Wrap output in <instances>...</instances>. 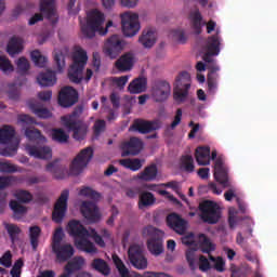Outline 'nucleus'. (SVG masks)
<instances>
[{"instance_id":"nucleus-54","label":"nucleus","mask_w":277,"mask_h":277,"mask_svg":"<svg viewBox=\"0 0 277 277\" xmlns=\"http://www.w3.org/2000/svg\"><path fill=\"white\" fill-rule=\"evenodd\" d=\"M12 260H13V254L10 250H8L0 258V264L5 268H10L12 267Z\"/></svg>"},{"instance_id":"nucleus-42","label":"nucleus","mask_w":277,"mask_h":277,"mask_svg":"<svg viewBox=\"0 0 277 277\" xmlns=\"http://www.w3.org/2000/svg\"><path fill=\"white\" fill-rule=\"evenodd\" d=\"M52 138L58 144H66L68 143L70 136L66 133V131H64V129H53Z\"/></svg>"},{"instance_id":"nucleus-14","label":"nucleus","mask_w":277,"mask_h":277,"mask_svg":"<svg viewBox=\"0 0 277 277\" xmlns=\"http://www.w3.org/2000/svg\"><path fill=\"white\" fill-rule=\"evenodd\" d=\"M123 49L124 41L118 35H113L105 42L104 53L110 57V60H116Z\"/></svg>"},{"instance_id":"nucleus-64","label":"nucleus","mask_w":277,"mask_h":277,"mask_svg":"<svg viewBox=\"0 0 277 277\" xmlns=\"http://www.w3.org/2000/svg\"><path fill=\"white\" fill-rule=\"evenodd\" d=\"M211 265L209 263V260L205 255H200L199 258V269L203 273L208 272L210 269Z\"/></svg>"},{"instance_id":"nucleus-12","label":"nucleus","mask_w":277,"mask_h":277,"mask_svg":"<svg viewBox=\"0 0 277 277\" xmlns=\"http://www.w3.org/2000/svg\"><path fill=\"white\" fill-rule=\"evenodd\" d=\"M121 25L123 36L126 38H133L140 31L138 15L135 13H123L121 15Z\"/></svg>"},{"instance_id":"nucleus-1","label":"nucleus","mask_w":277,"mask_h":277,"mask_svg":"<svg viewBox=\"0 0 277 277\" xmlns=\"http://www.w3.org/2000/svg\"><path fill=\"white\" fill-rule=\"evenodd\" d=\"M221 40L219 35L210 36L206 43V53L202 56L203 62L207 64L208 76V92L209 94H215L217 92V79H220V66L216 64V61L213 58L219 55L221 49Z\"/></svg>"},{"instance_id":"nucleus-45","label":"nucleus","mask_w":277,"mask_h":277,"mask_svg":"<svg viewBox=\"0 0 277 277\" xmlns=\"http://www.w3.org/2000/svg\"><path fill=\"white\" fill-rule=\"evenodd\" d=\"M181 168L186 173H193L195 171L194 159L190 155H184L181 158Z\"/></svg>"},{"instance_id":"nucleus-32","label":"nucleus","mask_w":277,"mask_h":277,"mask_svg":"<svg viewBox=\"0 0 277 277\" xmlns=\"http://www.w3.org/2000/svg\"><path fill=\"white\" fill-rule=\"evenodd\" d=\"M23 51V39L18 37H12L8 43L6 47V53L11 57H15V55H18Z\"/></svg>"},{"instance_id":"nucleus-9","label":"nucleus","mask_w":277,"mask_h":277,"mask_svg":"<svg viewBox=\"0 0 277 277\" xmlns=\"http://www.w3.org/2000/svg\"><path fill=\"white\" fill-rule=\"evenodd\" d=\"M70 197V190L64 189L61 196L56 199L54 209L52 212V220L56 224H62L66 212L68 211V198Z\"/></svg>"},{"instance_id":"nucleus-38","label":"nucleus","mask_w":277,"mask_h":277,"mask_svg":"<svg viewBox=\"0 0 277 277\" xmlns=\"http://www.w3.org/2000/svg\"><path fill=\"white\" fill-rule=\"evenodd\" d=\"M41 234L42 229L40 228V226L35 225L29 227L30 246L32 247L34 251L38 250V243Z\"/></svg>"},{"instance_id":"nucleus-19","label":"nucleus","mask_w":277,"mask_h":277,"mask_svg":"<svg viewBox=\"0 0 277 277\" xmlns=\"http://www.w3.org/2000/svg\"><path fill=\"white\" fill-rule=\"evenodd\" d=\"M214 179L219 184L223 186V188H229L232 186V182L228 176V169L222 159L215 160Z\"/></svg>"},{"instance_id":"nucleus-46","label":"nucleus","mask_w":277,"mask_h":277,"mask_svg":"<svg viewBox=\"0 0 277 277\" xmlns=\"http://www.w3.org/2000/svg\"><path fill=\"white\" fill-rule=\"evenodd\" d=\"M5 229L10 236L12 245L18 241V236L21 235V227L16 224H6Z\"/></svg>"},{"instance_id":"nucleus-41","label":"nucleus","mask_w":277,"mask_h":277,"mask_svg":"<svg viewBox=\"0 0 277 277\" xmlns=\"http://www.w3.org/2000/svg\"><path fill=\"white\" fill-rule=\"evenodd\" d=\"M15 201L22 203V205H27L34 201V195L29 193V190L25 189H19L14 194Z\"/></svg>"},{"instance_id":"nucleus-23","label":"nucleus","mask_w":277,"mask_h":277,"mask_svg":"<svg viewBox=\"0 0 277 277\" xmlns=\"http://www.w3.org/2000/svg\"><path fill=\"white\" fill-rule=\"evenodd\" d=\"M134 66V55L131 52L122 54L116 62L115 67L119 72H129Z\"/></svg>"},{"instance_id":"nucleus-63","label":"nucleus","mask_w":277,"mask_h":277,"mask_svg":"<svg viewBox=\"0 0 277 277\" xmlns=\"http://www.w3.org/2000/svg\"><path fill=\"white\" fill-rule=\"evenodd\" d=\"M182 243L185 246H195L196 245V236L194 233H189L182 237Z\"/></svg>"},{"instance_id":"nucleus-7","label":"nucleus","mask_w":277,"mask_h":277,"mask_svg":"<svg viewBox=\"0 0 277 277\" xmlns=\"http://www.w3.org/2000/svg\"><path fill=\"white\" fill-rule=\"evenodd\" d=\"M93 158V149L92 147H85L83 148L72 160L69 173L72 176H79L81 173H83V170H85L87 166Z\"/></svg>"},{"instance_id":"nucleus-53","label":"nucleus","mask_w":277,"mask_h":277,"mask_svg":"<svg viewBox=\"0 0 277 277\" xmlns=\"http://www.w3.org/2000/svg\"><path fill=\"white\" fill-rule=\"evenodd\" d=\"M62 240H64V229L62 227H58L55 229V233L53 235L52 249L60 247L62 245Z\"/></svg>"},{"instance_id":"nucleus-28","label":"nucleus","mask_w":277,"mask_h":277,"mask_svg":"<svg viewBox=\"0 0 277 277\" xmlns=\"http://www.w3.org/2000/svg\"><path fill=\"white\" fill-rule=\"evenodd\" d=\"M147 88V80L145 77H138L132 80L128 87L130 94H142Z\"/></svg>"},{"instance_id":"nucleus-57","label":"nucleus","mask_w":277,"mask_h":277,"mask_svg":"<svg viewBox=\"0 0 277 277\" xmlns=\"http://www.w3.org/2000/svg\"><path fill=\"white\" fill-rule=\"evenodd\" d=\"M159 233H160V230L151 225L144 227L142 230L143 237L157 238Z\"/></svg>"},{"instance_id":"nucleus-51","label":"nucleus","mask_w":277,"mask_h":277,"mask_svg":"<svg viewBox=\"0 0 277 277\" xmlns=\"http://www.w3.org/2000/svg\"><path fill=\"white\" fill-rule=\"evenodd\" d=\"M54 62L57 66V70L62 72V70H64V67L66 66V56H64V53L62 51L54 53Z\"/></svg>"},{"instance_id":"nucleus-3","label":"nucleus","mask_w":277,"mask_h":277,"mask_svg":"<svg viewBox=\"0 0 277 277\" xmlns=\"http://www.w3.org/2000/svg\"><path fill=\"white\" fill-rule=\"evenodd\" d=\"M104 21V14L97 9H94L91 12H89L87 24L81 25V31L83 36H85V38H94L96 31L100 34V36H106L107 29L110 26H113V22H107L106 28H103L102 25Z\"/></svg>"},{"instance_id":"nucleus-15","label":"nucleus","mask_w":277,"mask_h":277,"mask_svg":"<svg viewBox=\"0 0 277 277\" xmlns=\"http://www.w3.org/2000/svg\"><path fill=\"white\" fill-rule=\"evenodd\" d=\"M128 256L134 268L138 271H144L147 268V260L143 255V250L138 245L130 246Z\"/></svg>"},{"instance_id":"nucleus-58","label":"nucleus","mask_w":277,"mask_h":277,"mask_svg":"<svg viewBox=\"0 0 277 277\" xmlns=\"http://www.w3.org/2000/svg\"><path fill=\"white\" fill-rule=\"evenodd\" d=\"M210 261L214 262V268L216 272L219 273H223L225 269V261L221 258L217 256V259H215L213 255H209Z\"/></svg>"},{"instance_id":"nucleus-55","label":"nucleus","mask_w":277,"mask_h":277,"mask_svg":"<svg viewBox=\"0 0 277 277\" xmlns=\"http://www.w3.org/2000/svg\"><path fill=\"white\" fill-rule=\"evenodd\" d=\"M17 70L21 72V75H25L30 68L29 61H27L25 57H19L17 60Z\"/></svg>"},{"instance_id":"nucleus-33","label":"nucleus","mask_w":277,"mask_h":277,"mask_svg":"<svg viewBox=\"0 0 277 277\" xmlns=\"http://www.w3.org/2000/svg\"><path fill=\"white\" fill-rule=\"evenodd\" d=\"M189 18H190V24H192V27H193L195 34L197 36H200V34L202 31L203 22H202V15L199 12V10L190 12Z\"/></svg>"},{"instance_id":"nucleus-40","label":"nucleus","mask_w":277,"mask_h":277,"mask_svg":"<svg viewBox=\"0 0 277 277\" xmlns=\"http://www.w3.org/2000/svg\"><path fill=\"white\" fill-rule=\"evenodd\" d=\"M120 166L131 170L132 172H136L142 168V162L138 158L135 159H121L119 161Z\"/></svg>"},{"instance_id":"nucleus-47","label":"nucleus","mask_w":277,"mask_h":277,"mask_svg":"<svg viewBox=\"0 0 277 277\" xmlns=\"http://www.w3.org/2000/svg\"><path fill=\"white\" fill-rule=\"evenodd\" d=\"M113 260L121 277H131L129 269L126 267V265L118 255L114 254Z\"/></svg>"},{"instance_id":"nucleus-22","label":"nucleus","mask_w":277,"mask_h":277,"mask_svg":"<svg viewBox=\"0 0 277 277\" xmlns=\"http://www.w3.org/2000/svg\"><path fill=\"white\" fill-rule=\"evenodd\" d=\"M26 150L30 157H34L36 159L50 160L51 158H53V151L49 146L38 147L36 145H28L26 147Z\"/></svg>"},{"instance_id":"nucleus-35","label":"nucleus","mask_w":277,"mask_h":277,"mask_svg":"<svg viewBox=\"0 0 277 277\" xmlns=\"http://www.w3.org/2000/svg\"><path fill=\"white\" fill-rule=\"evenodd\" d=\"M91 266L94 271L98 272L103 276H108L110 274V268L107 262L101 258H96L92 261Z\"/></svg>"},{"instance_id":"nucleus-17","label":"nucleus","mask_w":277,"mask_h":277,"mask_svg":"<svg viewBox=\"0 0 277 277\" xmlns=\"http://www.w3.org/2000/svg\"><path fill=\"white\" fill-rule=\"evenodd\" d=\"M143 147H144V143L142 142V140L136 136H132V137H130L129 141L123 142L121 144V150H122L121 156L122 157H129V156L135 157V156L140 155Z\"/></svg>"},{"instance_id":"nucleus-25","label":"nucleus","mask_w":277,"mask_h":277,"mask_svg":"<svg viewBox=\"0 0 277 277\" xmlns=\"http://www.w3.org/2000/svg\"><path fill=\"white\" fill-rule=\"evenodd\" d=\"M37 81L42 88H51V85H55V83H57V76L55 71L47 70L45 72L38 75Z\"/></svg>"},{"instance_id":"nucleus-24","label":"nucleus","mask_w":277,"mask_h":277,"mask_svg":"<svg viewBox=\"0 0 277 277\" xmlns=\"http://www.w3.org/2000/svg\"><path fill=\"white\" fill-rule=\"evenodd\" d=\"M28 108L30 111L39 119H49L51 118V111L44 107V105L41 102H38V100H29Z\"/></svg>"},{"instance_id":"nucleus-34","label":"nucleus","mask_w":277,"mask_h":277,"mask_svg":"<svg viewBox=\"0 0 277 277\" xmlns=\"http://www.w3.org/2000/svg\"><path fill=\"white\" fill-rule=\"evenodd\" d=\"M156 198L150 192H141L138 196V209L143 210L145 208L154 206Z\"/></svg>"},{"instance_id":"nucleus-37","label":"nucleus","mask_w":277,"mask_h":277,"mask_svg":"<svg viewBox=\"0 0 277 277\" xmlns=\"http://www.w3.org/2000/svg\"><path fill=\"white\" fill-rule=\"evenodd\" d=\"M40 11L51 19L55 16V1L53 0H43L40 2Z\"/></svg>"},{"instance_id":"nucleus-13","label":"nucleus","mask_w":277,"mask_h":277,"mask_svg":"<svg viewBox=\"0 0 277 277\" xmlns=\"http://www.w3.org/2000/svg\"><path fill=\"white\" fill-rule=\"evenodd\" d=\"M79 103V92L72 87H63L58 92V105L63 108H71Z\"/></svg>"},{"instance_id":"nucleus-18","label":"nucleus","mask_w":277,"mask_h":277,"mask_svg":"<svg viewBox=\"0 0 277 277\" xmlns=\"http://www.w3.org/2000/svg\"><path fill=\"white\" fill-rule=\"evenodd\" d=\"M80 212L83 217L91 224H95L101 220L98 207L92 201H82Z\"/></svg>"},{"instance_id":"nucleus-59","label":"nucleus","mask_w":277,"mask_h":277,"mask_svg":"<svg viewBox=\"0 0 277 277\" xmlns=\"http://www.w3.org/2000/svg\"><path fill=\"white\" fill-rule=\"evenodd\" d=\"M0 172L9 174L16 173V166L11 162L0 161Z\"/></svg>"},{"instance_id":"nucleus-21","label":"nucleus","mask_w":277,"mask_h":277,"mask_svg":"<svg viewBox=\"0 0 277 277\" xmlns=\"http://www.w3.org/2000/svg\"><path fill=\"white\" fill-rule=\"evenodd\" d=\"M167 225L179 235H184L187 229V222L174 212L168 214Z\"/></svg>"},{"instance_id":"nucleus-10","label":"nucleus","mask_w":277,"mask_h":277,"mask_svg":"<svg viewBox=\"0 0 277 277\" xmlns=\"http://www.w3.org/2000/svg\"><path fill=\"white\" fill-rule=\"evenodd\" d=\"M64 127L72 132V137L77 142H82L88 133V126L81 120H72L70 117H62Z\"/></svg>"},{"instance_id":"nucleus-27","label":"nucleus","mask_w":277,"mask_h":277,"mask_svg":"<svg viewBox=\"0 0 277 277\" xmlns=\"http://www.w3.org/2000/svg\"><path fill=\"white\" fill-rule=\"evenodd\" d=\"M158 169L155 163H151L137 174V179L143 182H153L157 179Z\"/></svg>"},{"instance_id":"nucleus-48","label":"nucleus","mask_w":277,"mask_h":277,"mask_svg":"<svg viewBox=\"0 0 277 277\" xmlns=\"http://www.w3.org/2000/svg\"><path fill=\"white\" fill-rule=\"evenodd\" d=\"M0 70L4 75H9V72H14L15 67L11 63L10 58H6V56H0Z\"/></svg>"},{"instance_id":"nucleus-49","label":"nucleus","mask_w":277,"mask_h":277,"mask_svg":"<svg viewBox=\"0 0 277 277\" xmlns=\"http://www.w3.org/2000/svg\"><path fill=\"white\" fill-rule=\"evenodd\" d=\"M25 136L30 142H38L42 140V132L36 128H27L25 130Z\"/></svg>"},{"instance_id":"nucleus-52","label":"nucleus","mask_w":277,"mask_h":277,"mask_svg":"<svg viewBox=\"0 0 277 277\" xmlns=\"http://www.w3.org/2000/svg\"><path fill=\"white\" fill-rule=\"evenodd\" d=\"M24 266H25V262H23V259L16 260L13 267L11 268V272H10L11 276L21 277Z\"/></svg>"},{"instance_id":"nucleus-36","label":"nucleus","mask_w":277,"mask_h":277,"mask_svg":"<svg viewBox=\"0 0 277 277\" xmlns=\"http://www.w3.org/2000/svg\"><path fill=\"white\" fill-rule=\"evenodd\" d=\"M196 239L203 253L210 254L215 250L214 245L210 241V239L205 234H199L196 237Z\"/></svg>"},{"instance_id":"nucleus-29","label":"nucleus","mask_w":277,"mask_h":277,"mask_svg":"<svg viewBox=\"0 0 277 277\" xmlns=\"http://www.w3.org/2000/svg\"><path fill=\"white\" fill-rule=\"evenodd\" d=\"M147 249L148 251L155 255L159 256L161 253H163V240L161 237H151L147 240Z\"/></svg>"},{"instance_id":"nucleus-4","label":"nucleus","mask_w":277,"mask_h":277,"mask_svg":"<svg viewBox=\"0 0 277 277\" xmlns=\"http://www.w3.org/2000/svg\"><path fill=\"white\" fill-rule=\"evenodd\" d=\"M0 144L6 147L0 149L2 157L11 158L16 155L18 150V138L16 137V130L12 126H4L0 129Z\"/></svg>"},{"instance_id":"nucleus-16","label":"nucleus","mask_w":277,"mask_h":277,"mask_svg":"<svg viewBox=\"0 0 277 277\" xmlns=\"http://www.w3.org/2000/svg\"><path fill=\"white\" fill-rule=\"evenodd\" d=\"M151 94L157 103H163L171 94V85L167 80H156L151 87Z\"/></svg>"},{"instance_id":"nucleus-6","label":"nucleus","mask_w":277,"mask_h":277,"mask_svg":"<svg viewBox=\"0 0 277 277\" xmlns=\"http://www.w3.org/2000/svg\"><path fill=\"white\" fill-rule=\"evenodd\" d=\"M190 90V76L187 71H182L175 79L173 88V98L177 105L185 103Z\"/></svg>"},{"instance_id":"nucleus-2","label":"nucleus","mask_w":277,"mask_h":277,"mask_svg":"<svg viewBox=\"0 0 277 277\" xmlns=\"http://www.w3.org/2000/svg\"><path fill=\"white\" fill-rule=\"evenodd\" d=\"M69 235L75 239V246L79 251L85 252L88 254H96L97 249L92 241H90L89 235L90 230L80 223V221L71 220L68 223Z\"/></svg>"},{"instance_id":"nucleus-5","label":"nucleus","mask_w":277,"mask_h":277,"mask_svg":"<svg viewBox=\"0 0 277 277\" xmlns=\"http://www.w3.org/2000/svg\"><path fill=\"white\" fill-rule=\"evenodd\" d=\"M88 62V55L84 50H78L72 55V64L68 71L69 81L79 83L83 80V68Z\"/></svg>"},{"instance_id":"nucleus-26","label":"nucleus","mask_w":277,"mask_h":277,"mask_svg":"<svg viewBox=\"0 0 277 277\" xmlns=\"http://www.w3.org/2000/svg\"><path fill=\"white\" fill-rule=\"evenodd\" d=\"M210 147L209 146H199L196 148L195 158L200 167H206L210 164Z\"/></svg>"},{"instance_id":"nucleus-56","label":"nucleus","mask_w":277,"mask_h":277,"mask_svg":"<svg viewBox=\"0 0 277 277\" xmlns=\"http://www.w3.org/2000/svg\"><path fill=\"white\" fill-rule=\"evenodd\" d=\"M89 237L92 238L100 248H105L106 243L104 239L94 228H90Z\"/></svg>"},{"instance_id":"nucleus-20","label":"nucleus","mask_w":277,"mask_h":277,"mask_svg":"<svg viewBox=\"0 0 277 277\" xmlns=\"http://www.w3.org/2000/svg\"><path fill=\"white\" fill-rule=\"evenodd\" d=\"M57 263H66L75 255V248L70 243H63L52 248Z\"/></svg>"},{"instance_id":"nucleus-39","label":"nucleus","mask_w":277,"mask_h":277,"mask_svg":"<svg viewBox=\"0 0 277 277\" xmlns=\"http://www.w3.org/2000/svg\"><path fill=\"white\" fill-rule=\"evenodd\" d=\"M83 262V258H75L65 265V272L68 275H72L75 272L81 271Z\"/></svg>"},{"instance_id":"nucleus-61","label":"nucleus","mask_w":277,"mask_h":277,"mask_svg":"<svg viewBox=\"0 0 277 277\" xmlns=\"http://www.w3.org/2000/svg\"><path fill=\"white\" fill-rule=\"evenodd\" d=\"M106 127V123L104 120H96L94 126H93V130H94V135L97 137L101 135V133L104 132Z\"/></svg>"},{"instance_id":"nucleus-62","label":"nucleus","mask_w":277,"mask_h":277,"mask_svg":"<svg viewBox=\"0 0 277 277\" xmlns=\"http://www.w3.org/2000/svg\"><path fill=\"white\" fill-rule=\"evenodd\" d=\"M186 260L192 271L196 268L195 250H188L186 252Z\"/></svg>"},{"instance_id":"nucleus-31","label":"nucleus","mask_w":277,"mask_h":277,"mask_svg":"<svg viewBox=\"0 0 277 277\" xmlns=\"http://www.w3.org/2000/svg\"><path fill=\"white\" fill-rule=\"evenodd\" d=\"M138 42L144 49H151L156 43V34L150 28L143 30L142 36L138 38Z\"/></svg>"},{"instance_id":"nucleus-44","label":"nucleus","mask_w":277,"mask_h":277,"mask_svg":"<svg viewBox=\"0 0 277 277\" xmlns=\"http://www.w3.org/2000/svg\"><path fill=\"white\" fill-rule=\"evenodd\" d=\"M31 61L38 68H44L47 66L48 58L40 53L39 50H35L30 53Z\"/></svg>"},{"instance_id":"nucleus-8","label":"nucleus","mask_w":277,"mask_h":277,"mask_svg":"<svg viewBox=\"0 0 277 277\" xmlns=\"http://www.w3.org/2000/svg\"><path fill=\"white\" fill-rule=\"evenodd\" d=\"M199 210L201 212V219L205 223H208L210 225L216 224L220 219V208L216 202L211 200H205L200 202Z\"/></svg>"},{"instance_id":"nucleus-30","label":"nucleus","mask_w":277,"mask_h":277,"mask_svg":"<svg viewBox=\"0 0 277 277\" xmlns=\"http://www.w3.org/2000/svg\"><path fill=\"white\" fill-rule=\"evenodd\" d=\"M9 207L13 212V219L15 221H21L23 216L27 214V207L23 206V203L18 202L16 199L10 200Z\"/></svg>"},{"instance_id":"nucleus-11","label":"nucleus","mask_w":277,"mask_h":277,"mask_svg":"<svg viewBox=\"0 0 277 277\" xmlns=\"http://www.w3.org/2000/svg\"><path fill=\"white\" fill-rule=\"evenodd\" d=\"M160 128L161 123L159 120H145L142 118H137L133 120V123L131 124L129 130L134 133L147 135L160 130Z\"/></svg>"},{"instance_id":"nucleus-43","label":"nucleus","mask_w":277,"mask_h":277,"mask_svg":"<svg viewBox=\"0 0 277 277\" xmlns=\"http://www.w3.org/2000/svg\"><path fill=\"white\" fill-rule=\"evenodd\" d=\"M79 196L89 198L94 201L101 199V194L89 186H84L79 190Z\"/></svg>"},{"instance_id":"nucleus-50","label":"nucleus","mask_w":277,"mask_h":277,"mask_svg":"<svg viewBox=\"0 0 277 277\" xmlns=\"http://www.w3.org/2000/svg\"><path fill=\"white\" fill-rule=\"evenodd\" d=\"M110 81L114 88H117L118 90H123L124 85L129 81V76L111 77Z\"/></svg>"},{"instance_id":"nucleus-60","label":"nucleus","mask_w":277,"mask_h":277,"mask_svg":"<svg viewBox=\"0 0 277 277\" xmlns=\"http://www.w3.org/2000/svg\"><path fill=\"white\" fill-rule=\"evenodd\" d=\"M15 182L14 176H0V190L10 187Z\"/></svg>"}]
</instances>
